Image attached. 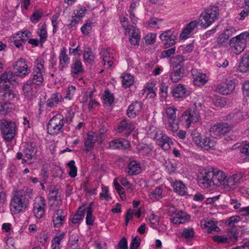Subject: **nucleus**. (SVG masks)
Here are the masks:
<instances>
[{
	"label": "nucleus",
	"instance_id": "obj_1",
	"mask_svg": "<svg viewBox=\"0 0 249 249\" xmlns=\"http://www.w3.org/2000/svg\"><path fill=\"white\" fill-rule=\"evenodd\" d=\"M185 60L184 57L180 55L172 57L170 59V79L173 82H178L182 77V74L184 72L183 62Z\"/></svg>",
	"mask_w": 249,
	"mask_h": 249
},
{
	"label": "nucleus",
	"instance_id": "obj_2",
	"mask_svg": "<svg viewBox=\"0 0 249 249\" xmlns=\"http://www.w3.org/2000/svg\"><path fill=\"white\" fill-rule=\"evenodd\" d=\"M2 138L6 142H10L17 133L16 125L14 122L7 119H3L0 124Z\"/></svg>",
	"mask_w": 249,
	"mask_h": 249
},
{
	"label": "nucleus",
	"instance_id": "obj_3",
	"mask_svg": "<svg viewBox=\"0 0 249 249\" xmlns=\"http://www.w3.org/2000/svg\"><path fill=\"white\" fill-rule=\"evenodd\" d=\"M29 200L25 196H22L21 193L16 191L11 201V210L15 213H18L22 211L23 209L28 207Z\"/></svg>",
	"mask_w": 249,
	"mask_h": 249
},
{
	"label": "nucleus",
	"instance_id": "obj_4",
	"mask_svg": "<svg viewBox=\"0 0 249 249\" xmlns=\"http://www.w3.org/2000/svg\"><path fill=\"white\" fill-rule=\"evenodd\" d=\"M67 119L64 120V117L61 114H56L51 119L47 125V130L51 135H57L60 132H63V126Z\"/></svg>",
	"mask_w": 249,
	"mask_h": 249
},
{
	"label": "nucleus",
	"instance_id": "obj_5",
	"mask_svg": "<svg viewBox=\"0 0 249 249\" xmlns=\"http://www.w3.org/2000/svg\"><path fill=\"white\" fill-rule=\"evenodd\" d=\"M32 73V77L28 80L35 84V86H40L43 83L44 78L43 73L45 72L44 67V61L41 58H38L35 61Z\"/></svg>",
	"mask_w": 249,
	"mask_h": 249
},
{
	"label": "nucleus",
	"instance_id": "obj_6",
	"mask_svg": "<svg viewBox=\"0 0 249 249\" xmlns=\"http://www.w3.org/2000/svg\"><path fill=\"white\" fill-rule=\"evenodd\" d=\"M249 37V33L245 32L235 37L230 41V45L232 48V51L236 54L241 53L246 47L247 38Z\"/></svg>",
	"mask_w": 249,
	"mask_h": 249
},
{
	"label": "nucleus",
	"instance_id": "obj_7",
	"mask_svg": "<svg viewBox=\"0 0 249 249\" xmlns=\"http://www.w3.org/2000/svg\"><path fill=\"white\" fill-rule=\"evenodd\" d=\"M219 16V9L214 6L208 8L203 12L200 17V22L202 26L207 27L216 19Z\"/></svg>",
	"mask_w": 249,
	"mask_h": 249
},
{
	"label": "nucleus",
	"instance_id": "obj_8",
	"mask_svg": "<svg viewBox=\"0 0 249 249\" xmlns=\"http://www.w3.org/2000/svg\"><path fill=\"white\" fill-rule=\"evenodd\" d=\"M177 109L175 108L169 107L166 108L165 113L168 119V130L173 132L177 131L179 129L178 122L176 119Z\"/></svg>",
	"mask_w": 249,
	"mask_h": 249
},
{
	"label": "nucleus",
	"instance_id": "obj_9",
	"mask_svg": "<svg viewBox=\"0 0 249 249\" xmlns=\"http://www.w3.org/2000/svg\"><path fill=\"white\" fill-rule=\"evenodd\" d=\"M45 200L43 197L38 196L35 198L33 213L36 218L40 219L43 217L45 213Z\"/></svg>",
	"mask_w": 249,
	"mask_h": 249
},
{
	"label": "nucleus",
	"instance_id": "obj_10",
	"mask_svg": "<svg viewBox=\"0 0 249 249\" xmlns=\"http://www.w3.org/2000/svg\"><path fill=\"white\" fill-rule=\"evenodd\" d=\"M238 82L236 79L228 81L227 82L219 85L216 89V90L218 93L223 95L229 94L234 90Z\"/></svg>",
	"mask_w": 249,
	"mask_h": 249
},
{
	"label": "nucleus",
	"instance_id": "obj_11",
	"mask_svg": "<svg viewBox=\"0 0 249 249\" xmlns=\"http://www.w3.org/2000/svg\"><path fill=\"white\" fill-rule=\"evenodd\" d=\"M17 77H24L29 73L30 70L28 68L25 59L20 58L16 62V64L14 66Z\"/></svg>",
	"mask_w": 249,
	"mask_h": 249
},
{
	"label": "nucleus",
	"instance_id": "obj_12",
	"mask_svg": "<svg viewBox=\"0 0 249 249\" xmlns=\"http://www.w3.org/2000/svg\"><path fill=\"white\" fill-rule=\"evenodd\" d=\"M17 79V75L14 74L11 71H5L0 77V87L3 89H9L10 86L9 84H12Z\"/></svg>",
	"mask_w": 249,
	"mask_h": 249
},
{
	"label": "nucleus",
	"instance_id": "obj_13",
	"mask_svg": "<svg viewBox=\"0 0 249 249\" xmlns=\"http://www.w3.org/2000/svg\"><path fill=\"white\" fill-rule=\"evenodd\" d=\"M187 123V125L190 124L191 123H196L198 121L199 117V112L196 108V107L189 108L185 111L182 114Z\"/></svg>",
	"mask_w": 249,
	"mask_h": 249
},
{
	"label": "nucleus",
	"instance_id": "obj_14",
	"mask_svg": "<svg viewBox=\"0 0 249 249\" xmlns=\"http://www.w3.org/2000/svg\"><path fill=\"white\" fill-rule=\"evenodd\" d=\"M231 129V125L227 123H219L213 125L211 128V133L214 136H220L228 133Z\"/></svg>",
	"mask_w": 249,
	"mask_h": 249
},
{
	"label": "nucleus",
	"instance_id": "obj_15",
	"mask_svg": "<svg viewBox=\"0 0 249 249\" xmlns=\"http://www.w3.org/2000/svg\"><path fill=\"white\" fill-rule=\"evenodd\" d=\"M37 149L36 145L34 143H28L26 144L24 150V155L27 160L22 159V163L27 162L29 160L36 159Z\"/></svg>",
	"mask_w": 249,
	"mask_h": 249
},
{
	"label": "nucleus",
	"instance_id": "obj_16",
	"mask_svg": "<svg viewBox=\"0 0 249 249\" xmlns=\"http://www.w3.org/2000/svg\"><path fill=\"white\" fill-rule=\"evenodd\" d=\"M213 172V168L211 167L207 171H205L202 174V176L200 177V181L201 183L206 187L210 186L212 184L213 185V178L214 173Z\"/></svg>",
	"mask_w": 249,
	"mask_h": 249
},
{
	"label": "nucleus",
	"instance_id": "obj_17",
	"mask_svg": "<svg viewBox=\"0 0 249 249\" xmlns=\"http://www.w3.org/2000/svg\"><path fill=\"white\" fill-rule=\"evenodd\" d=\"M191 73L194 79V83L195 85L200 86L204 85L207 82L206 74L203 73L200 70L192 69Z\"/></svg>",
	"mask_w": 249,
	"mask_h": 249
},
{
	"label": "nucleus",
	"instance_id": "obj_18",
	"mask_svg": "<svg viewBox=\"0 0 249 249\" xmlns=\"http://www.w3.org/2000/svg\"><path fill=\"white\" fill-rule=\"evenodd\" d=\"M158 144L160 145L163 149L168 150L170 147V144L172 143L171 139L162 133L156 134L155 136Z\"/></svg>",
	"mask_w": 249,
	"mask_h": 249
},
{
	"label": "nucleus",
	"instance_id": "obj_19",
	"mask_svg": "<svg viewBox=\"0 0 249 249\" xmlns=\"http://www.w3.org/2000/svg\"><path fill=\"white\" fill-rule=\"evenodd\" d=\"M134 128L135 127L132 122L127 121L126 119H124L121 122L117 130L119 133H121L125 131V135L128 136L133 131Z\"/></svg>",
	"mask_w": 249,
	"mask_h": 249
},
{
	"label": "nucleus",
	"instance_id": "obj_20",
	"mask_svg": "<svg viewBox=\"0 0 249 249\" xmlns=\"http://www.w3.org/2000/svg\"><path fill=\"white\" fill-rule=\"evenodd\" d=\"M213 173H214L213 178V185L215 186L225 185L226 184L225 179L227 178L225 174L223 172L214 168H213Z\"/></svg>",
	"mask_w": 249,
	"mask_h": 249
},
{
	"label": "nucleus",
	"instance_id": "obj_21",
	"mask_svg": "<svg viewBox=\"0 0 249 249\" xmlns=\"http://www.w3.org/2000/svg\"><path fill=\"white\" fill-rule=\"evenodd\" d=\"M109 146L111 149H125L130 146V143L124 139L122 140L116 139L109 142Z\"/></svg>",
	"mask_w": 249,
	"mask_h": 249
},
{
	"label": "nucleus",
	"instance_id": "obj_22",
	"mask_svg": "<svg viewBox=\"0 0 249 249\" xmlns=\"http://www.w3.org/2000/svg\"><path fill=\"white\" fill-rule=\"evenodd\" d=\"M142 108V103L135 102L130 105L127 111V115L129 118H134L139 114Z\"/></svg>",
	"mask_w": 249,
	"mask_h": 249
},
{
	"label": "nucleus",
	"instance_id": "obj_23",
	"mask_svg": "<svg viewBox=\"0 0 249 249\" xmlns=\"http://www.w3.org/2000/svg\"><path fill=\"white\" fill-rule=\"evenodd\" d=\"M127 32L129 35V41L131 44L133 45H138L140 39V36L138 29L135 26H131Z\"/></svg>",
	"mask_w": 249,
	"mask_h": 249
},
{
	"label": "nucleus",
	"instance_id": "obj_24",
	"mask_svg": "<svg viewBox=\"0 0 249 249\" xmlns=\"http://www.w3.org/2000/svg\"><path fill=\"white\" fill-rule=\"evenodd\" d=\"M97 140V137L95 133L93 132L89 133L84 142V150L88 152L91 150L93 148Z\"/></svg>",
	"mask_w": 249,
	"mask_h": 249
},
{
	"label": "nucleus",
	"instance_id": "obj_25",
	"mask_svg": "<svg viewBox=\"0 0 249 249\" xmlns=\"http://www.w3.org/2000/svg\"><path fill=\"white\" fill-rule=\"evenodd\" d=\"M215 145V142L214 140L207 137H203L200 140V142L197 145L206 150L212 149Z\"/></svg>",
	"mask_w": 249,
	"mask_h": 249
},
{
	"label": "nucleus",
	"instance_id": "obj_26",
	"mask_svg": "<svg viewBox=\"0 0 249 249\" xmlns=\"http://www.w3.org/2000/svg\"><path fill=\"white\" fill-rule=\"evenodd\" d=\"M66 53L67 50L65 48L63 47L61 51L59 56L60 67L61 70L67 67L70 62V59Z\"/></svg>",
	"mask_w": 249,
	"mask_h": 249
},
{
	"label": "nucleus",
	"instance_id": "obj_27",
	"mask_svg": "<svg viewBox=\"0 0 249 249\" xmlns=\"http://www.w3.org/2000/svg\"><path fill=\"white\" fill-rule=\"evenodd\" d=\"M141 166L140 163L135 160H132L129 162L126 169L129 175H135L141 172Z\"/></svg>",
	"mask_w": 249,
	"mask_h": 249
},
{
	"label": "nucleus",
	"instance_id": "obj_28",
	"mask_svg": "<svg viewBox=\"0 0 249 249\" xmlns=\"http://www.w3.org/2000/svg\"><path fill=\"white\" fill-rule=\"evenodd\" d=\"M63 210L57 209L53 216V221L55 227L59 228L63 224V221L65 218V215H63Z\"/></svg>",
	"mask_w": 249,
	"mask_h": 249
},
{
	"label": "nucleus",
	"instance_id": "obj_29",
	"mask_svg": "<svg viewBox=\"0 0 249 249\" xmlns=\"http://www.w3.org/2000/svg\"><path fill=\"white\" fill-rule=\"evenodd\" d=\"M197 22L192 21L187 24L185 28L183 29L180 34V38L185 39L188 37V35L197 26Z\"/></svg>",
	"mask_w": 249,
	"mask_h": 249
},
{
	"label": "nucleus",
	"instance_id": "obj_30",
	"mask_svg": "<svg viewBox=\"0 0 249 249\" xmlns=\"http://www.w3.org/2000/svg\"><path fill=\"white\" fill-rule=\"evenodd\" d=\"M174 191L180 196H184L187 193V188L180 180H176L173 184Z\"/></svg>",
	"mask_w": 249,
	"mask_h": 249
},
{
	"label": "nucleus",
	"instance_id": "obj_31",
	"mask_svg": "<svg viewBox=\"0 0 249 249\" xmlns=\"http://www.w3.org/2000/svg\"><path fill=\"white\" fill-rule=\"evenodd\" d=\"M84 71L81 61L77 59H75L72 61L71 65V73L73 74H78Z\"/></svg>",
	"mask_w": 249,
	"mask_h": 249
},
{
	"label": "nucleus",
	"instance_id": "obj_32",
	"mask_svg": "<svg viewBox=\"0 0 249 249\" xmlns=\"http://www.w3.org/2000/svg\"><path fill=\"white\" fill-rule=\"evenodd\" d=\"M239 68L242 72H246L249 70V52L243 55Z\"/></svg>",
	"mask_w": 249,
	"mask_h": 249
},
{
	"label": "nucleus",
	"instance_id": "obj_33",
	"mask_svg": "<svg viewBox=\"0 0 249 249\" xmlns=\"http://www.w3.org/2000/svg\"><path fill=\"white\" fill-rule=\"evenodd\" d=\"M35 85L32 82L28 80L22 88L23 94L25 97L30 98L33 95L32 86Z\"/></svg>",
	"mask_w": 249,
	"mask_h": 249
},
{
	"label": "nucleus",
	"instance_id": "obj_34",
	"mask_svg": "<svg viewBox=\"0 0 249 249\" xmlns=\"http://www.w3.org/2000/svg\"><path fill=\"white\" fill-rule=\"evenodd\" d=\"M62 99V96L59 93L53 94L49 98L46 103V105L49 107H53L56 106Z\"/></svg>",
	"mask_w": 249,
	"mask_h": 249
},
{
	"label": "nucleus",
	"instance_id": "obj_35",
	"mask_svg": "<svg viewBox=\"0 0 249 249\" xmlns=\"http://www.w3.org/2000/svg\"><path fill=\"white\" fill-rule=\"evenodd\" d=\"M173 96L177 98H182L185 96V88L180 84H178L172 91Z\"/></svg>",
	"mask_w": 249,
	"mask_h": 249
},
{
	"label": "nucleus",
	"instance_id": "obj_36",
	"mask_svg": "<svg viewBox=\"0 0 249 249\" xmlns=\"http://www.w3.org/2000/svg\"><path fill=\"white\" fill-rule=\"evenodd\" d=\"M102 57L104 65L107 68H111L113 63L112 54L107 51H104L103 52Z\"/></svg>",
	"mask_w": 249,
	"mask_h": 249
},
{
	"label": "nucleus",
	"instance_id": "obj_37",
	"mask_svg": "<svg viewBox=\"0 0 249 249\" xmlns=\"http://www.w3.org/2000/svg\"><path fill=\"white\" fill-rule=\"evenodd\" d=\"M217 221L213 219L208 220L205 223V227L207 229L208 232L219 231V228L217 226Z\"/></svg>",
	"mask_w": 249,
	"mask_h": 249
},
{
	"label": "nucleus",
	"instance_id": "obj_38",
	"mask_svg": "<svg viewBox=\"0 0 249 249\" xmlns=\"http://www.w3.org/2000/svg\"><path fill=\"white\" fill-rule=\"evenodd\" d=\"M230 30H226L225 31L221 34L218 36L217 39V45L219 47L223 46L225 45L226 42L229 40L230 36H231V34H230Z\"/></svg>",
	"mask_w": 249,
	"mask_h": 249
},
{
	"label": "nucleus",
	"instance_id": "obj_39",
	"mask_svg": "<svg viewBox=\"0 0 249 249\" xmlns=\"http://www.w3.org/2000/svg\"><path fill=\"white\" fill-rule=\"evenodd\" d=\"M85 216V208L84 206H80L77 211V213L73 216L71 219V222L74 224H77L82 220Z\"/></svg>",
	"mask_w": 249,
	"mask_h": 249
},
{
	"label": "nucleus",
	"instance_id": "obj_40",
	"mask_svg": "<svg viewBox=\"0 0 249 249\" xmlns=\"http://www.w3.org/2000/svg\"><path fill=\"white\" fill-rule=\"evenodd\" d=\"M65 233L63 232L59 234H57L53 238L52 241V247L53 249H60V243L61 241L64 238Z\"/></svg>",
	"mask_w": 249,
	"mask_h": 249
},
{
	"label": "nucleus",
	"instance_id": "obj_41",
	"mask_svg": "<svg viewBox=\"0 0 249 249\" xmlns=\"http://www.w3.org/2000/svg\"><path fill=\"white\" fill-rule=\"evenodd\" d=\"M49 199L50 200H53L55 202V204L57 206L61 205V199L60 195H59L58 191L52 190L50 192L49 194Z\"/></svg>",
	"mask_w": 249,
	"mask_h": 249
},
{
	"label": "nucleus",
	"instance_id": "obj_42",
	"mask_svg": "<svg viewBox=\"0 0 249 249\" xmlns=\"http://www.w3.org/2000/svg\"><path fill=\"white\" fill-rule=\"evenodd\" d=\"M83 57L84 60L89 63H92L95 58L91 48H88L84 51Z\"/></svg>",
	"mask_w": 249,
	"mask_h": 249
},
{
	"label": "nucleus",
	"instance_id": "obj_43",
	"mask_svg": "<svg viewBox=\"0 0 249 249\" xmlns=\"http://www.w3.org/2000/svg\"><path fill=\"white\" fill-rule=\"evenodd\" d=\"M122 84L124 87L128 88L132 85L134 80L133 76L130 74H126L122 76Z\"/></svg>",
	"mask_w": 249,
	"mask_h": 249
},
{
	"label": "nucleus",
	"instance_id": "obj_44",
	"mask_svg": "<svg viewBox=\"0 0 249 249\" xmlns=\"http://www.w3.org/2000/svg\"><path fill=\"white\" fill-rule=\"evenodd\" d=\"M231 228L228 230V235L230 239L237 240L239 236V231L235 226H230Z\"/></svg>",
	"mask_w": 249,
	"mask_h": 249
},
{
	"label": "nucleus",
	"instance_id": "obj_45",
	"mask_svg": "<svg viewBox=\"0 0 249 249\" xmlns=\"http://www.w3.org/2000/svg\"><path fill=\"white\" fill-rule=\"evenodd\" d=\"M37 33L40 36V42L43 43L46 40L47 37L46 25L45 24L43 25L41 28L38 30Z\"/></svg>",
	"mask_w": 249,
	"mask_h": 249
},
{
	"label": "nucleus",
	"instance_id": "obj_46",
	"mask_svg": "<svg viewBox=\"0 0 249 249\" xmlns=\"http://www.w3.org/2000/svg\"><path fill=\"white\" fill-rule=\"evenodd\" d=\"M0 98L3 100L9 101L14 99V94L11 90L7 89L0 94Z\"/></svg>",
	"mask_w": 249,
	"mask_h": 249
},
{
	"label": "nucleus",
	"instance_id": "obj_47",
	"mask_svg": "<svg viewBox=\"0 0 249 249\" xmlns=\"http://www.w3.org/2000/svg\"><path fill=\"white\" fill-rule=\"evenodd\" d=\"M75 161L73 160H71L68 163V166L70 168L69 176L71 178H74L77 175V168L74 165Z\"/></svg>",
	"mask_w": 249,
	"mask_h": 249
},
{
	"label": "nucleus",
	"instance_id": "obj_48",
	"mask_svg": "<svg viewBox=\"0 0 249 249\" xmlns=\"http://www.w3.org/2000/svg\"><path fill=\"white\" fill-rule=\"evenodd\" d=\"M104 100L106 103L111 105L114 103V99L113 94L109 91L108 89H106L104 93Z\"/></svg>",
	"mask_w": 249,
	"mask_h": 249
},
{
	"label": "nucleus",
	"instance_id": "obj_49",
	"mask_svg": "<svg viewBox=\"0 0 249 249\" xmlns=\"http://www.w3.org/2000/svg\"><path fill=\"white\" fill-rule=\"evenodd\" d=\"M10 104L0 102V114L6 115L9 112L11 109V107H10Z\"/></svg>",
	"mask_w": 249,
	"mask_h": 249
},
{
	"label": "nucleus",
	"instance_id": "obj_50",
	"mask_svg": "<svg viewBox=\"0 0 249 249\" xmlns=\"http://www.w3.org/2000/svg\"><path fill=\"white\" fill-rule=\"evenodd\" d=\"M29 34H31V33L28 30H25L24 31H21L15 34L14 36H18V38L20 39L21 40L25 42L29 38Z\"/></svg>",
	"mask_w": 249,
	"mask_h": 249
},
{
	"label": "nucleus",
	"instance_id": "obj_51",
	"mask_svg": "<svg viewBox=\"0 0 249 249\" xmlns=\"http://www.w3.org/2000/svg\"><path fill=\"white\" fill-rule=\"evenodd\" d=\"M182 236L186 239H191L194 236L193 228L184 229L182 232Z\"/></svg>",
	"mask_w": 249,
	"mask_h": 249
},
{
	"label": "nucleus",
	"instance_id": "obj_52",
	"mask_svg": "<svg viewBox=\"0 0 249 249\" xmlns=\"http://www.w3.org/2000/svg\"><path fill=\"white\" fill-rule=\"evenodd\" d=\"M42 17V13L40 11L35 12L30 18V19L34 23H36L40 20Z\"/></svg>",
	"mask_w": 249,
	"mask_h": 249
},
{
	"label": "nucleus",
	"instance_id": "obj_53",
	"mask_svg": "<svg viewBox=\"0 0 249 249\" xmlns=\"http://www.w3.org/2000/svg\"><path fill=\"white\" fill-rule=\"evenodd\" d=\"M191 136L193 141L197 145L200 142V140L202 138L200 133L196 130L194 129L192 131Z\"/></svg>",
	"mask_w": 249,
	"mask_h": 249
},
{
	"label": "nucleus",
	"instance_id": "obj_54",
	"mask_svg": "<svg viewBox=\"0 0 249 249\" xmlns=\"http://www.w3.org/2000/svg\"><path fill=\"white\" fill-rule=\"evenodd\" d=\"M6 200V193L3 185L0 184V206L2 205Z\"/></svg>",
	"mask_w": 249,
	"mask_h": 249
},
{
	"label": "nucleus",
	"instance_id": "obj_55",
	"mask_svg": "<svg viewBox=\"0 0 249 249\" xmlns=\"http://www.w3.org/2000/svg\"><path fill=\"white\" fill-rule=\"evenodd\" d=\"M11 45H14L18 48H19L22 46L23 44H24L25 42L21 40L20 39L18 38V36H14L12 39H11Z\"/></svg>",
	"mask_w": 249,
	"mask_h": 249
},
{
	"label": "nucleus",
	"instance_id": "obj_56",
	"mask_svg": "<svg viewBox=\"0 0 249 249\" xmlns=\"http://www.w3.org/2000/svg\"><path fill=\"white\" fill-rule=\"evenodd\" d=\"M175 214L178 218H179L181 220H182V221H183V223L186 221H188L190 218L189 215L187 214L186 213L182 211H178L177 213H175Z\"/></svg>",
	"mask_w": 249,
	"mask_h": 249
},
{
	"label": "nucleus",
	"instance_id": "obj_57",
	"mask_svg": "<svg viewBox=\"0 0 249 249\" xmlns=\"http://www.w3.org/2000/svg\"><path fill=\"white\" fill-rule=\"evenodd\" d=\"M174 36H173L171 30H167L161 34L160 36V38L161 40L166 41Z\"/></svg>",
	"mask_w": 249,
	"mask_h": 249
},
{
	"label": "nucleus",
	"instance_id": "obj_58",
	"mask_svg": "<svg viewBox=\"0 0 249 249\" xmlns=\"http://www.w3.org/2000/svg\"><path fill=\"white\" fill-rule=\"evenodd\" d=\"M141 239L138 237H132L130 249H137L140 245Z\"/></svg>",
	"mask_w": 249,
	"mask_h": 249
},
{
	"label": "nucleus",
	"instance_id": "obj_59",
	"mask_svg": "<svg viewBox=\"0 0 249 249\" xmlns=\"http://www.w3.org/2000/svg\"><path fill=\"white\" fill-rule=\"evenodd\" d=\"M162 190L160 188H157L154 191L151 192L149 196L151 199H158L162 194Z\"/></svg>",
	"mask_w": 249,
	"mask_h": 249
},
{
	"label": "nucleus",
	"instance_id": "obj_60",
	"mask_svg": "<svg viewBox=\"0 0 249 249\" xmlns=\"http://www.w3.org/2000/svg\"><path fill=\"white\" fill-rule=\"evenodd\" d=\"M102 193H100L101 197H104L107 201L111 199L110 196L108 195V189L107 187L103 186L102 187Z\"/></svg>",
	"mask_w": 249,
	"mask_h": 249
},
{
	"label": "nucleus",
	"instance_id": "obj_61",
	"mask_svg": "<svg viewBox=\"0 0 249 249\" xmlns=\"http://www.w3.org/2000/svg\"><path fill=\"white\" fill-rule=\"evenodd\" d=\"M18 191L20 192L22 196H25L28 199L33 197V190L30 188H26L25 190H19Z\"/></svg>",
	"mask_w": 249,
	"mask_h": 249
},
{
	"label": "nucleus",
	"instance_id": "obj_62",
	"mask_svg": "<svg viewBox=\"0 0 249 249\" xmlns=\"http://www.w3.org/2000/svg\"><path fill=\"white\" fill-rule=\"evenodd\" d=\"M159 220L160 217L159 216H157L155 214H152L149 219V223L150 224L151 227L153 228H156V226L158 224Z\"/></svg>",
	"mask_w": 249,
	"mask_h": 249
},
{
	"label": "nucleus",
	"instance_id": "obj_63",
	"mask_svg": "<svg viewBox=\"0 0 249 249\" xmlns=\"http://www.w3.org/2000/svg\"><path fill=\"white\" fill-rule=\"evenodd\" d=\"M116 249H128L127 241L125 237H123L119 242Z\"/></svg>",
	"mask_w": 249,
	"mask_h": 249
},
{
	"label": "nucleus",
	"instance_id": "obj_64",
	"mask_svg": "<svg viewBox=\"0 0 249 249\" xmlns=\"http://www.w3.org/2000/svg\"><path fill=\"white\" fill-rule=\"evenodd\" d=\"M91 23H87L82 26L81 30L82 33L87 36L89 33V31L91 30Z\"/></svg>",
	"mask_w": 249,
	"mask_h": 249
}]
</instances>
